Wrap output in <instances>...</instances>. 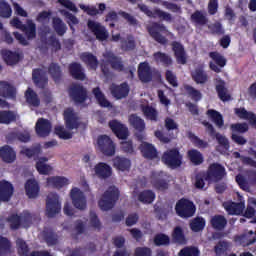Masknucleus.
<instances>
[{
  "label": "nucleus",
  "instance_id": "f257e3e1",
  "mask_svg": "<svg viewBox=\"0 0 256 256\" xmlns=\"http://www.w3.org/2000/svg\"><path fill=\"white\" fill-rule=\"evenodd\" d=\"M120 195L121 192L119 191V188L116 186L108 187L98 201V206L101 211H111V209L117 205Z\"/></svg>",
  "mask_w": 256,
  "mask_h": 256
},
{
  "label": "nucleus",
  "instance_id": "f03ea898",
  "mask_svg": "<svg viewBox=\"0 0 256 256\" xmlns=\"http://www.w3.org/2000/svg\"><path fill=\"white\" fill-rule=\"evenodd\" d=\"M196 211L197 207L195 206V203L187 198H181L175 205V212L178 217H181L182 219H190V217L195 215Z\"/></svg>",
  "mask_w": 256,
  "mask_h": 256
},
{
  "label": "nucleus",
  "instance_id": "7ed1b4c3",
  "mask_svg": "<svg viewBox=\"0 0 256 256\" xmlns=\"http://www.w3.org/2000/svg\"><path fill=\"white\" fill-rule=\"evenodd\" d=\"M161 161L170 169H178L183 165V155H181L179 149L172 148L163 153Z\"/></svg>",
  "mask_w": 256,
  "mask_h": 256
},
{
  "label": "nucleus",
  "instance_id": "20e7f679",
  "mask_svg": "<svg viewBox=\"0 0 256 256\" xmlns=\"http://www.w3.org/2000/svg\"><path fill=\"white\" fill-rule=\"evenodd\" d=\"M205 173L206 181H208V183H219V181H223V179H225V175H227L225 166L217 162L210 164Z\"/></svg>",
  "mask_w": 256,
  "mask_h": 256
},
{
  "label": "nucleus",
  "instance_id": "39448f33",
  "mask_svg": "<svg viewBox=\"0 0 256 256\" xmlns=\"http://www.w3.org/2000/svg\"><path fill=\"white\" fill-rule=\"evenodd\" d=\"M147 31L156 41V43H159L160 45H167L168 40L167 37L163 36L161 33H167V27L159 22H154L152 25L147 27Z\"/></svg>",
  "mask_w": 256,
  "mask_h": 256
},
{
  "label": "nucleus",
  "instance_id": "423d86ee",
  "mask_svg": "<svg viewBox=\"0 0 256 256\" xmlns=\"http://www.w3.org/2000/svg\"><path fill=\"white\" fill-rule=\"evenodd\" d=\"M138 9L147 17H150V19H162V21H167L168 23H171L173 21V16L165 12L159 8H155L153 11L149 9L148 5L145 4H138Z\"/></svg>",
  "mask_w": 256,
  "mask_h": 256
},
{
  "label": "nucleus",
  "instance_id": "0eeeda50",
  "mask_svg": "<svg viewBox=\"0 0 256 256\" xmlns=\"http://www.w3.org/2000/svg\"><path fill=\"white\" fill-rule=\"evenodd\" d=\"M10 25L12 27H15L16 29H20V31H23L25 33L27 39H35L37 37V25L33 23V21L29 20L28 24H23L19 18H13L10 21Z\"/></svg>",
  "mask_w": 256,
  "mask_h": 256
},
{
  "label": "nucleus",
  "instance_id": "6e6552de",
  "mask_svg": "<svg viewBox=\"0 0 256 256\" xmlns=\"http://www.w3.org/2000/svg\"><path fill=\"white\" fill-rule=\"evenodd\" d=\"M61 213V202H59V195L57 193H49L46 198V215L49 218Z\"/></svg>",
  "mask_w": 256,
  "mask_h": 256
},
{
  "label": "nucleus",
  "instance_id": "1a4fd4ad",
  "mask_svg": "<svg viewBox=\"0 0 256 256\" xmlns=\"http://www.w3.org/2000/svg\"><path fill=\"white\" fill-rule=\"evenodd\" d=\"M97 145L101 153L106 157H113V155H115L116 146L111 137L107 135L98 136Z\"/></svg>",
  "mask_w": 256,
  "mask_h": 256
},
{
  "label": "nucleus",
  "instance_id": "9d476101",
  "mask_svg": "<svg viewBox=\"0 0 256 256\" xmlns=\"http://www.w3.org/2000/svg\"><path fill=\"white\" fill-rule=\"evenodd\" d=\"M87 27L98 41H107V39H109V32L107 31V28H105V26L100 22L88 20Z\"/></svg>",
  "mask_w": 256,
  "mask_h": 256
},
{
  "label": "nucleus",
  "instance_id": "9b49d317",
  "mask_svg": "<svg viewBox=\"0 0 256 256\" xmlns=\"http://www.w3.org/2000/svg\"><path fill=\"white\" fill-rule=\"evenodd\" d=\"M204 127H206V131L210 137H215V139L218 141V144L224 151H229L231 148V145L229 144V139L227 137L221 135L220 133H217L215 130V127H213V124L205 121L203 122Z\"/></svg>",
  "mask_w": 256,
  "mask_h": 256
},
{
  "label": "nucleus",
  "instance_id": "f8f14e48",
  "mask_svg": "<svg viewBox=\"0 0 256 256\" xmlns=\"http://www.w3.org/2000/svg\"><path fill=\"white\" fill-rule=\"evenodd\" d=\"M70 197L76 209H80V211H85V209H87V198L81 189L77 187L72 188Z\"/></svg>",
  "mask_w": 256,
  "mask_h": 256
},
{
  "label": "nucleus",
  "instance_id": "ddd939ff",
  "mask_svg": "<svg viewBox=\"0 0 256 256\" xmlns=\"http://www.w3.org/2000/svg\"><path fill=\"white\" fill-rule=\"evenodd\" d=\"M93 176L101 181H105L113 175V168L105 162H99L92 170Z\"/></svg>",
  "mask_w": 256,
  "mask_h": 256
},
{
  "label": "nucleus",
  "instance_id": "4468645a",
  "mask_svg": "<svg viewBox=\"0 0 256 256\" xmlns=\"http://www.w3.org/2000/svg\"><path fill=\"white\" fill-rule=\"evenodd\" d=\"M210 59L214 62H209V68L214 73H221V69L227 65V59L221 53L214 51L209 53Z\"/></svg>",
  "mask_w": 256,
  "mask_h": 256
},
{
  "label": "nucleus",
  "instance_id": "2eb2a0df",
  "mask_svg": "<svg viewBox=\"0 0 256 256\" xmlns=\"http://www.w3.org/2000/svg\"><path fill=\"white\" fill-rule=\"evenodd\" d=\"M64 122L66 129L73 131V129H79L81 127V122H79V117L75 113L73 108H67L64 110Z\"/></svg>",
  "mask_w": 256,
  "mask_h": 256
},
{
  "label": "nucleus",
  "instance_id": "dca6fc26",
  "mask_svg": "<svg viewBox=\"0 0 256 256\" xmlns=\"http://www.w3.org/2000/svg\"><path fill=\"white\" fill-rule=\"evenodd\" d=\"M69 95L76 103H85L87 101V89L81 84H74L70 87Z\"/></svg>",
  "mask_w": 256,
  "mask_h": 256
},
{
  "label": "nucleus",
  "instance_id": "f3484780",
  "mask_svg": "<svg viewBox=\"0 0 256 256\" xmlns=\"http://www.w3.org/2000/svg\"><path fill=\"white\" fill-rule=\"evenodd\" d=\"M172 51L174 57L179 65L187 64V52L185 51V46L181 42L173 41L171 42Z\"/></svg>",
  "mask_w": 256,
  "mask_h": 256
},
{
  "label": "nucleus",
  "instance_id": "a211bd4d",
  "mask_svg": "<svg viewBox=\"0 0 256 256\" xmlns=\"http://www.w3.org/2000/svg\"><path fill=\"white\" fill-rule=\"evenodd\" d=\"M234 242L240 247H249L256 242V233L252 230L234 236Z\"/></svg>",
  "mask_w": 256,
  "mask_h": 256
},
{
  "label": "nucleus",
  "instance_id": "6ab92c4d",
  "mask_svg": "<svg viewBox=\"0 0 256 256\" xmlns=\"http://www.w3.org/2000/svg\"><path fill=\"white\" fill-rule=\"evenodd\" d=\"M109 127L118 139L125 140L129 137V128L124 124H121V122L112 120L109 122Z\"/></svg>",
  "mask_w": 256,
  "mask_h": 256
},
{
  "label": "nucleus",
  "instance_id": "aec40b11",
  "mask_svg": "<svg viewBox=\"0 0 256 256\" xmlns=\"http://www.w3.org/2000/svg\"><path fill=\"white\" fill-rule=\"evenodd\" d=\"M138 78L142 83H151L153 81V71L149 62H141L138 66Z\"/></svg>",
  "mask_w": 256,
  "mask_h": 256
},
{
  "label": "nucleus",
  "instance_id": "412c9836",
  "mask_svg": "<svg viewBox=\"0 0 256 256\" xmlns=\"http://www.w3.org/2000/svg\"><path fill=\"white\" fill-rule=\"evenodd\" d=\"M14 191L15 188L11 182L7 180L0 181V201H3L4 203L11 201Z\"/></svg>",
  "mask_w": 256,
  "mask_h": 256
},
{
  "label": "nucleus",
  "instance_id": "4be33fe9",
  "mask_svg": "<svg viewBox=\"0 0 256 256\" xmlns=\"http://www.w3.org/2000/svg\"><path fill=\"white\" fill-rule=\"evenodd\" d=\"M68 71L72 79L76 81H85L87 75H85V69L79 62H72L68 66Z\"/></svg>",
  "mask_w": 256,
  "mask_h": 256
},
{
  "label": "nucleus",
  "instance_id": "5701e85b",
  "mask_svg": "<svg viewBox=\"0 0 256 256\" xmlns=\"http://www.w3.org/2000/svg\"><path fill=\"white\" fill-rule=\"evenodd\" d=\"M51 122L45 118H39L36 122L35 131L38 137H49L51 135Z\"/></svg>",
  "mask_w": 256,
  "mask_h": 256
},
{
  "label": "nucleus",
  "instance_id": "b1692460",
  "mask_svg": "<svg viewBox=\"0 0 256 256\" xmlns=\"http://www.w3.org/2000/svg\"><path fill=\"white\" fill-rule=\"evenodd\" d=\"M129 84L127 82L121 83L120 85L112 84L110 86L111 95L114 96L115 99H125L129 95Z\"/></svg>",
  "mask_w": 256,
  "mask_h": 256
},
{
  "label": "nucleus",
  "instance_id": "393cba45",
  "mask_svg": "<svg viewBox=\"0 0 256 256\" xmlns=\"http://www.w3.org/2000/svg\"><path fill=\"white\" fill-rule=\"evenodd\" d=\"M42 237L48 247L59 245V234H57L53 228L45 227L42 231Z\"/></svg>",
  "mask_w": 256,
  "mask_h": 256
},
{
  "label": "nucleus",
  "instance_id": "a878e982",
  "mask_svg": "<svg viewBox=\"0 0 256 256\" xmlns=\"http://www.w3.org/2000/svg\"><path fill=\"white\" fill-rule=\"evenodd\" d=\"M216 93L221 101H229L231 99V95L227 93V86L225 80L221 78H216L214 80Z\"/></svg>",
  "mask_w": 256,
  "mask_h": 256
},
{
  "label": "nucleus",
  "instance_id": "bb28decb",
  "mask_svg": "<svg viewBox=\"0 0 256 256\" xmlns=\"http://www.w3.org/2000/svg\"><path fill=\"white\" fill-rule=\"evenodd\" d=\"M223 207L228 215H241L243 209H245V204L243 202L228 201L223 203Z\"/></svg>",
  "mask_w": 256,
  "mask_h": 256
},
{
  "label": "nucleus",
  "instance_id": "cd10ccee",
  "mask_svg": "<svg viewBox=\"0 0 256 256\" xmlns=\"http://www.w3.org/2000/svg\"><path fill=\"white\" fill-rule=\"evenodd\" d=\"M153 187L158 191H167L169 189V181L167 180V173L161 171L158 172L153 181Z\"/></svg>",
  "mask_w": 256,
  "mask_h": 256
},
{
  "label": "nucleus",
  "instance_id": "c85d7f7f",
  "mask_svg": "<svg viewBox=\"0 0 256 256\" xmlns=\"http://www.w3.org/2000/svg\"><path fill=\"white\" fill-rule=\"evenodd\" d=\"M0 97H4L6 99H16L17 89H15L14 86L9 84L8 82L1 81L0 82Z\"/></svg>",
  "mask_w": 256,
  "mask_h": 256
},
{
  "label": "nucleus",
  "instance_id": "c756f323",
  "mask_svg": "<svg viewBox=\"0 0 256 256\" xmlns=\"http://www.w3.org/2000/svg\"><path fill=\"white\" fill-rule=\"evenodd\" d=\"M1 55L3 61L6 63V65H9L10 67H13V65H17V63L21 61V54L11 50H2Z\"/></svg>",
  "mask_w": 256,
  "mask_h": 256
},
{
  "label": "nucleus",
  "instance_id": "7c9ffc66",
  "mask_svg": "<svg viewBox=\"0 0 256 256\" xmlns=\"http://www.w3.org/2000/svg\"><path fill=\"white\" fill-rule=\"evenodd\" d=\"M32 79L35 85H37V87H39L40 89H45V86L47 85V83H49V79L40 68H36L32 71Z\"/></svg>",
  "mask_w": 256,
  "mask_h": 256
},
{
  "label": "nucleus",
  "instance_id": "2f4dec72",
  "mask_svg": "<svg viewBox=\"0 0 256 256\" xmlns=\"http://www.w3.org/2000/svg\"><path fill=\"white\" fill-rule=\"evenodd\" d=\"M104 59L109 63L115 71H123L125 66L119 57L115 56L113 52H106L103 54Z\"/></svg>",
  "mask_w": 256,
  "mask_h": 256
},
{
  "label": "nucleus",
  "instance_id": "473e14b6",
  "mask_svg": "<svg viewBox=\"0 0 256 256\" xmlns=\"http://www.w3.org/2000/svg\"><path fill=\"white\" fill-rule=\"evenodd\" d=\"M140 151L145 159H157V148L149 142H143Z\"/></svg>",
  "mask_w": 256,
  "mask_h": 256
},
{
  "label": "nucleus",
  "instance_id": "72a5a7b5",
  "mask_svg": "<svg viewBox=\"0 0 256 256\" xmlns=\"http://www.w3.org/2000/svg\"><path fill=\"white\" fill-rule=\"evenodd\" d=\"M0 157L4 163H13L17 159V154L11 146L5 145L0 148Z\"/></svg>",
  "mask_w": 256,
  "mask_h": 256
},
{
  "label": "nucleus",
  "instance_id": "f704fd0d",
  "mask_svg": "<svg viewBox=\"0 0 256 256\" xmlns=\"http://www.w3.org/2000/svg\"><path fill=\"white\" fill-rule=\"evenodd\" d=\"M112 163L118 171H129L131 169V160L125 157L116 156L112 159Z\"/></svg>",
  "mask_w": 256,
  "mask_h": 256
},
{
  "label": "nucleus",
  "instance_id": "c9c22d12",
  "mask_svg": "<svg viewBox=\"0 0 256 256\" xmlns=\"http://www.w3.org/2000/svg\"><path fill=\"white\" fill-rule=\"evenodd\" d=\"M191 77L197 85H205L209 81V75L203 68H196L192 73Z\"/></svg>",
  "mask_w": 256,
  "mask_h": 256
},
{
  "label": "nucleus",
  "instance_id": "e433bc0d",
  "mask_svg": "<svg viewBox=\"0 0 256 256\" xmlns=\"http://www.w3.org/2000/svg\"><path fill=\"white\" fill-rule=\"evenodd\" d=\"M39 183L35 179H29L25 184L26 195L29 199H35L39 195Z\"/></svg>",
  "mask_w": 256,
  "mask_h": 256
},
{
  "label": "nucleus",
  "instance_id": "4c0bfd02",
  "mask_svg": "<svg viewBox=\"0 0 256 256\" xmlns=\"http://www.w3.org/2000/svg\"><path fill=\"white\" fill-rule=\"evenodd\" d=\"M66 185H69V179H67L66 177L53 176V177L47 178L48 187H53L54 189H61Z\"/></svg>",
  "mask_w": 256,
  "mask_h": 256
},
{
  "label": "nucleus",
  "instance_id": "58836bf2",
  "mask_svg": "<svg viewBox=\"0 0 256 256\" xmlns=\"http://www.w3.org/2000/svg\"><path fill=\"white\" fill-rule=\"evenodd\" d=\"M25 99L26 103H28L30 107H39V105H41L39 95H37V92H35L32 88H27L25 91Z\"/></svg>",
  "mask_w": 256,
  "mask_h": 256
},
{
  "label": "nucleus",
  "instance_id": "ea45409f",
  "mask_svg": "<svg viewBox=\"0 0 256 256\" xmlns=\"http://www.w3.org/2000/svg\"><path fill=\"white\" fill-rule=\"evenodd\" d=\"M210 225L216 231H223L227 227V218L223 215H214L210 220Z\"/></svg>",
  "mask_w": 256,
  "mask_h": 256
},
{
  "label": "nucleus",
  "instance_id": "a19ab883",
  "mask_svg": "<svg viewBox=\"0 0 256 256\" xmlns=\"http://www.w3.org/2000/svg\"><path fill=\"white\" fill-rule=\"evenodd\" d=\"M81 59L89 69H93L94 71L99 67V60L97 59V56L93 55L89 52H84L81 55Z\"/></svg>",
  "mask_w": 256,
  "mask_h": 256
},
{
  "label": "nucleus",
  "instance_id": "79ce46f5",
  "mask_svg": "<svg viewBox=\"0 0 256 256\" xmlns=\"http://www.w3.org/2000/svg\"><path fill=\"white\" fill-rule=\"evenodd\" d=\"M128 121L131 127L138 131V133H143V131H145V120L137 116V114H131L128 118Z\"/></svg>",
  "mask_w": 256,
  "mask_h": 256
},
{
  "label": "nucleus",
  "instance_id": "37998d69",
  "mask_svg": "<svg viewBox=\"0 0 256 256\" xmlns=\"http://www.w3.org/2000/svg\"><path fill=\"white\" fill-rule=\"evenodd\" d=\"M92 93L100 107H103V108L111 107V102L107 100V98L105 97V94L103 93V91H101V88L99 87L93 88Z\"/></svg>",
  "mask_w": 256,
  "mask_h": 256
},
{
  "label": "nucleus",
  "instance_id": "c03bdc74",
  "mask_svg": "<svg viewBox=\"0 0 256 256\" xmlns=\"http://www.w3.org/2000/svg\"><path fill=\"white\" fill-rule=\"evenodd\" d=\"M52 27L59 37H63L67 33V24L59 17L52 18Z\"/></svg>",
  "mask_w": 256,
  "mask_h": 256
},
{
  "label": "nucleus",
  "instance_id": "a18cd8bd",
  "mask_svg": "<svg viewBox=\"0 0 256 256\" xmlns=\"http://www.w3.org/2000/svg\"><path fill=\"white\" fill-rule=\"evenodd\" d=\"M48 73L52 77L55 83H59L61 78L63 77V71L61 70V66L58 63L52 62L48 67Z\"/></svg>",
  "mask_w": 256,
  "mask_h": 256
},
{
  "label": "nucleus",
  "instance_id": "49530a36",
  "mask_svg": "<svg viewBox=\"0 0 256 256\" xmlns=\"http://www.w3.org/2000/svg\"><path fill=\"white\" fill-rule=\"evenodd\" d=\"M153 59L156 63H162L164 67H171V65H173V58L165 52H155L153 54Z\"/></svg>",
  "mask_w": 256,
  "mask_h": 256
},
{
  "label": "nucleus",
  "instance_id": "de8ad7c7",
  "mask_svg": "<svg viewBox=\"0 0 256 256\" xmlns=\"http://www.w3.org/2000/svg\"><path fill=\"white\" fill-rule=\"evenodd\" d=\"M17 121V114L11 110L0 111V124L11 125V123Z\"/></svg>",
  "mask_w": 256,
  "mask_h": 256
},
{
  "label": "nucleus",
  "instance_id": "09e8293b",
  "mask_svg": "<svg viewBox=\"0 0 256 256\" xmlns=\"http://www.w3.org/2000/svg\"><path fill=\"white\" fill-rule=\"evenodd\" d=\"M187 157L196 167L203 165V162L205 161L203 154L197 149L188 150Z\"/></svg>",
  "mask_w": 256,
  "mask_h": 256
},
{
  "label": "nucleus",
  "instance_id": "8fccbe9b",
  "mask_svg": "<svg viewBox=\"0 0 256 256\" xmlns=\"http://www.w3.org/2000/svg\"><path fill=\"white\" fill-rule=\"evenodd\" d=\"M140 109L143 115L146 117V119H149V121H159V113L157 112V109L149 105H141Z\"/></svg>",
  "mask_w": 256,
  "mask_h": 256
},
{
  "label": "nucleus",
  "instance_id": "3c124183",
  "mask_svg": "<svg viewBox=\"0 0 256 256\" xmlns=\"http://www.w3.org/2000/svg\"><path fill=\"white\" fill-rule=\"evenodd\" d=\"M172 241L178 245H186L187 239L185 238V232L181 226H176L172 232Z\"/></svg>",
  "mask_w": 256,
  "mask_h": 256
},
{
  "label": "nucleus",
  "instance_id": "603ef678",
  "mask_svg": "<svg viewBox=\"0 0 256 256\" xmlns=\"http://www.w3.org/2000/svg\"><path fill=\"white\" fill-rule=\"evenodd\" d=\"M155 197L153 190H143L138 194V201L144 205H151L155 201Z\"/></svg>",
  "mask_w": 256,
  "mask_h": 256
},
{
  "label": "nucleus",
  "instance_id": "864d4df0",
  "mask_svg": "<svg viewBox=\"0 0 256 256\" xmlns=\"http://www.w3.org/2000/svg\"><path fill=\"white\" fill-rule=\"evenodd\" d=\"M206 115L213 121V123H215L216 126L219 127V129H221V127L225 125V121L223 120V115H221L219 111L209 109L207 110Z\"/></svg>",
  "mask_w": 256,
  "mask_h": 256
},
{
  "label": "nucleus",
  "instance_id": "5fc2aeb1",
  "mask_svg": "<svg viewBox=\"0 0 256 256\" xmlns=\"http://www.w3.org/2000/svg\"><path fill=\"white\" fill-rule=\"evenodd\" d=\"M205 225H206L205 218L201 216H197L191 220L190 229L194 233H199V231H203V229H205Z\"/></svg>",
  "mask_w": 256,
  "mask_h": 256
},
{
  "label": "nucleus",
  "instance_id": "6e6d98bb",
  "mask_svg": "<svg viewBox=\"0 0 256 256\" xmlns=\"http://www.w3.org/2000/svg\"><path fill=\"white\" fill-rule=\"evenodd\" d=\"M184 89H185L187 95H189V97H191L192 101L199 103V101H201V99H203V94H201V91L195 89V87H193L189 84H186V85H184Z\"/></svg>",
  "mask_w": 256,
  "mask_h": 256
},
{
  "label": "nucleus",
  "instance_id": "4d7b16f0",
  "mask_svg": "<svg viewBox=\"0 0 256 256\" xmlns=\"http://www.w3.org/2000/svg\"><path fill=\"white\" fill-rule=\"evenodd\" d=\"M187 137L195 147H198V149H207V147L209 146V143L202 140L191 131L187 133Z\"/></svg>",
  "mask_w": 256,
  "mask_h": 256
},
{
  "label": "nucleus",
  "instance_id": "13d9d810",
  "mask_svg": "<svg viewBox=\"0 0 256 256\" xmlns=\"http://www.w3.org/2000/svg\"><path fill=\"white\" fill-rule=\"evenodd\" d=\"M191 21L192 23H195V25H207L209 23V19H207V16L204 15L203 12L196 10L192 15H191Z\"/></svg>",
  "mask_w": 256,
  "mask_h": 256
},
{
  "label": "nucleus",
  "instance_id": "bf43d9fd",
  "mask_svg": "<svg viewBox=\"0 0 256 256\" xmlns=\"http://www.w3.org/2000/svg\"><path fill=\"white\" fill-rule=\"evenodd\" d=\"M154 244L156 247H167L171 245V238L164 233H159L154 236Z\"/></svg>",
  "mask_w": 256,
  "mask_h": 256
},
{
  "label": "nucleus",
  "instance_id": "052dcab7",
  "mask_svg": "<svg viewBox=\"0 0 256 256\" xmlns=\"http://www.w3.org/2000/svg\"><path fill=\"white\" fill-rule=\"evenodd\" d=\"M230 131L232 132V134L240 133L241 135H243L247 133V131H249V124H247V122L231 124Z\"/></svg>",
  "mask_w": 256,
  "mask_h": 256
},
{
  "label": "nucleus",
  "instance_id": "680f3d73",
  "mask_svg": "<svg viewBox=\"0 0 256 256\" xmlns=\"http://www.w3.org/2000/svg\"><path fill=\"white\" fill-rule=\"evenodd\" d=\"M11 15H13L11 5H9V3H7L5 0H0V17L3 19H9Z\"/></svg>",
  "mask_w": 256,
  "mask_h": 256
},
{
  "label": "nucleus",
  "instance_id": "e2e57ef3",
  "mask_svg": "<svg viewBox=\"0 0 256 256\" xmlns=\"http://www.w3.org/2000/svg\"><path fill=\"white\" fill-rule=\"evenodd\" d=\"M46 45L51 48L52 53L61 51V41L58 40L57 36L51 35L46 41Z\"/></svg>",
  "mask_w": 256,
  "mask_h": 256
},
{
  "label": "nucleus",
  "instance_id": "0e129e2a",
  "mask_svg": "<svg viewBox=\"0 0 256 256\" xmlns=\"http://www.w3.org/2000/svg\"><path fill=\"white\" fill-rule=\"evenodd\" d=\"M8 223L10 224V229L12 231H17L22 225V218L21 215L12 214L8 217Z\"/></svg>",
  "mask_w": 256,
  "mask_h": 256
},
{
  "label": "nucleus",
  "instance_id": "69168bd1",
  "mask_svg": "<svg viewBox=\"0 0 256 256\" xmlns=\"http://www.w3.org/2000/svg\"><path fill=\"white\" fill-rule=\"evenodd\" d=\"M54 133L59 137V139H63L64 141L73 139V133L65 130V127L63 126H56L54 128Z\"/></svg>",
  "mask_w": 256,
  "mask_h": 256
},
{
  "label": "nucleus",
  "instance_id": "338daca9",
  "mask_svg": "<svg viewBox=\"0 0 256 256\" xmlns=\"http://www.w3.org/2000/svg\"><path fill=\"white\" fill-rule=\"evenodd\" d=\"M179 256H199V248L194 246H187L181 249L178 253Z\"/></svg>",
  "mask_w": 256,
  "mask_h": 256
},
{
  "label": "nucleus",
  "instance_id": "774afa93",
  "mask_svg": "<svg viewBox=\"0 0 256 256\" xmlns=\"http://www.w3.org/2000/svg\"><path fill=\"white\" fill-rule=\"evenodd\" d=\"M16 245L18 247V255L29 256V246L27 245V242H25V240L18 239L16 241Z\"/></svg>",
  "mask_w": 256,
  "mask_h": 256
}]
</instances>
